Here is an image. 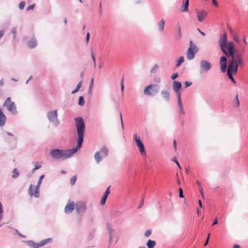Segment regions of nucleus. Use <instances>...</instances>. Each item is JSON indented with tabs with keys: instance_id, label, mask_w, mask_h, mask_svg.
I'll use <instances>...</instances> for the list:
<instances>
[{
	"instance_id": "nucleus-5",
	"label": "nucleus",
	"mask_w": 248,
	"mask_h": 248,
	"mask_svg": "<svg viewBox=\"0 0 248 248\" xmlns=\"http://www.w3.org/2000/svg\"><path fill=\"white\" fill-rule=\"evenodd\" d=\"M159 91V86L157 84H150L144 89V95L150 96H154L157 94Z\"/></svg>"
},
{
	"instance_id": "nucleus-30",
	"label": "nucleus",
	"mask_w": 248,
	"mask_h": 248,
	"mask_svg": "<svg viewBox=\"0 0 248 248\" xmlns=\"http://www.w3.org/2000/svg\"><path fill=\"white\" fill-rule=\"evenodd\" d=\"M177 104L178 107H179V112L182 115H184L185 114V110L183 108V104L182 102H177Z\"/></svg>"
},
{
	"instance_id": "nucleus-12",
	"label": "nucleus",
	"mask_w": 248,
	"mask_h": 248,
	"mask_svg": "<svg viewBox=\"0 0 248 248\" xmlns=\"http://www.w3.org/2000/svg\"><path fill=\"white\" fill-rule=\"evenodd\" d=\"M75 206L76 212L78 214L84 212L86 209V204L83 202H77L75 204Z\"/></svg>"
},
{
	"instance_id": "nucleus-39",
	"label": "nucleus",
	"mask_w": 248,
	"mask_h": 248,
	"mask_svg": "<svg viewBox=\"0 0 248 248\" xmlns=\"http://www.w3.org/2000/svg\"><path fill=\"white\" fill-rule=\"evenodd\" d=\"M124 77H123L122 79L121 80V90L122 92H123L124 89Z\"/></svg>"
},
{
	"instance_id": "nucleus-56",
	"label": "nucleus",
	"mask_w": 248,
	"mask_h": 248,
	"mask_svg": "<svg viewBox=\"0 0 248 248\" xmlns=\"http://www.w3.org/2000/svg\"><path fill=\"white\" fill-rule=\"evenodd\" d=\"M197 30L198 31V32L202 36H204L205 35V34L200 29L198 28Z\"/></svg>"
},
{
	"instance_id": "nucleus-27",
	"label": "nucleus",
	"mask_w": 248,
	"mask_h": 248,
	"mask_svg": "<svg viewBox=\"0 0 248 248\" xmlns=\"http://www.w3.org/2000/svg\"><path fill=\"white\" fill-rule=\"evenodd\" d=\"M94 159L97 163H99L102 160V158L100 156V152H97L95 153Z\"/></svg>"
},
{
	"instance_id": "nucleus-31",
	"label": "nucleus",
	"mask_w": 248,
	"mask_h": 248,
	"mask_svg": "<svg viewBox=\"0 0 248 248\" xmlns=\"http://www.w3.org/2000/svg\"><path fill=\"white\" fill-rule=\"evenodd\" d=\"M185 61V58L183 56L181 57L176 64V67H178Z\"/></svg>"
},
{
	"instance_id": "nucleus-62",
	"label": "nucleus",
	"mask_w": 248,
	"mask_h": 248,
	"mask_svg": "<svg viewBox=\"0 0 248 248\" xmlns=\"http://www.w3.org/2000/svg\"><path fill=\"white\" fill-rule=\"evenodd\" d=\"M105 193L108 194V195L110 193L109 186L107 188Z\"/></svg>"
},
{
	"instance_id": "nucleus-24",
	"label": "nucleus",
	"mask_w": 248,
	"mask_h": 248,
	"mask_svg": "<svg viewBox=\"0 0 248 248\" xmlns=\"http://www.w3.org/2000/svg\"><path fill=\"white\" fill-rule=\"evenodd\" d=\"M189 5V0H186L184 1L181 7V11L183 12H186L188 11V7Z\"/></svg>"
},
{
	"instance_id": "nucleus-33",
	"label": "nucleus",
	"mask_w": 248,
	"mask_h": 248,
	"mask_svg": "<svg viewBox=\"0 0 248 248\" xmlns=\"http://www.w3.org/2000/svg\"><path fill=\"white\" fill-rule=\"evenodd\" d=\"M158 68V66L157 64L154 65L153 68L151 69L150 72L151 73H155L157 71V69Z\"/></svg>"
},
{
	"instance_id": "nucleus-1",
	"label": "nucleus",
	"mask_w": 248,
	"mask_h": 248,
	"mask_svg": "<svg viewBox=\"0 0 248 248\" xmlns=\"http://www.w3.org/2000/svg\"><path fill=\"white\" fill-rule=\"evenodd\" d=\"M228 53L226 56H223L220 58V65L221 71L222 73L226 72L227 67V58H230L229 63L239 64L241 65V69L244 66V62L242 58V54L239 52H235L234 44L233 42H230L228 45Z\"/></svg>"
},
{
	"instance_id": "nucleus-7",
	"label": "nucleus",
	"mask_w": 248,
	"mask_h": 248,
	"mask_svg": "<svg viewBox=\"0 0 248 248\" xmlns=\"http://www.w3.org/2000/svg\"><path fill=\"white\" fill-rule=\"evenodd\" d=\"M45 175H42L39 179L38 182L37 183V186L34 187L33 185H31L30 186L29 189V193L30 195L33 196L36 198H38L39 196V189L40 188V186L41 185L43 179L44 178Z\"/></svg>"
},
{
	"instance_id": "nucleus-42",
	"label": "nucleus",
	"mask_w": 248,
	"mask_h": 248,
	"mask_svg": "<svg viewBox=\"0 0 248 248\" xmlns=\"http://www.w3.org/2000/svg\"><path fill=\"white\" fill-rule=\"evenodd\" d=\"M179 196L180 198L184 197V195H183V189H182V188H180L179 189Z\"/></svg>"
},
{
	"instance_id": "nucleus-48",
	"label": "nucleus",
	"mask_w": 248,
	"mask_h": 248,
	"mask_svg": "<svg viewBox=\"0 0 248 248\" xmlns=\"http://www.w3.org/2000/svg\"><path fill=\"white\" fill-rule=\"evenodd\" d=\"M235 100L236 102L237 107L239 106L240 103H239V99H238V96L237 94L236 95V96L235 97Z\"/></svg>"
},
{
	"instance_id": "nucleus-44",
	"label": "nucleus",
	"mask_w": 248,
	"mask_h": 248,
	"mask_svg": "<svg viewBox=\"0 0 248 248\" xmlns=\"http://www.w3.org/2000/svg\"><path fill=\"white\" fill-rule=\"evenodd\" d=\"M197 184L200 187L199 189H200L201 195H202V197H203V193L202 192V186H201V183L200 182H197Z\"/></svg>"
},
{
	"instance_id": "nucleus-15",
	"label": "nucleus",
	"mask_w": 248,
	"mask_h": 248,
	"mask_svg": "<svg viewBox=\"0 0 248 248\" xmlns=\"http://www.w3.org/2000/svg\"><path fill=\"white\" fill-rule=\"evenodd\" d=\"M75 204L74 202H69L64 208V212L66 214L72 212L74 209Z\"/></svg>"
},
{
	"instance_id": "nucleus-19",
	"label": "nucleus",
	"mask_w": 248,
	"mask_h": 248,
	"mask_svg": "<svg viewBox=\"0 0 248 248\" xmlns=\"http://www.w3.org/2000/svg\"><path fill=\"white\" fill-rule=\"evenodd\" d=\"M37 42L35 39L34 35L27 42V46L30 48H33L37 46Z\"/></svg>"
},
{
	"instance_id": "nucleus-22",
	"label": "nucleus",
	"mask_w": 248,
	"mask_h": 248,
	"mask_svg": "<svg viewBox=\"0 0 248 248\" xmlns=\"http://www.w3.org/2000/svg\"><path fill=\"white\" fill-rule=\"evenodd\" d=\"M165 21L164 19H161L159 22L157 23V26L158 31L162 32L164 31V26H165Z\"/></svg>"
},
{
	"instance_id": "nucleus-16",
	"label": "nucleus",
	"mask_w": 248,
	"mask_h": 248,
	"mask_svg": "<svg viewBox=\"0 0 248 248\" xmlns=\"http://www.w3.org/2000/svg\"><path fill=\"white\" fill-rule=\"evenodd\" d=\"M241 69V65L239 64H233L232 63H229L227 70L236 73L238 69Z\"/></svg>"
},
{
	"instance_id": "nucleus-36",
	"label": "nucleus",
	"mask_w": 248,
	"mask_h": 248,
	"mask_svg": "<svg viewBox=\"0 0 248 248\" xmlns=\"http://www.w3.org/2000/svg\"><path fill=\"white\" fill-rule=\"evenodd\" d=\"M107 198L106 197H104L103 196V197L101 198V202H100L101 205H103L105 203Z\"/></svg>"
},
{
	"instance_id": "nucleus-13",
	"label": "nucleus",
	"mask_w": 248,
	"mask_h": 248,
	"mask_svg": "<svg viewBox=\"0 0 248 248\" xmlns=\"http://www.w3.org/2000/svg\"><path fill=\"white\" fill-rule=\"evenodd\" d=\"M198 52V49H193V48L189 47L186 51V58L188 60H192L194 58L195 54Z\"/></svg>"
},
{
	"instance_id": "nucleus-40",
	"label": "nucleus",
	"mask_w": 248,
	"mask_h": 248,
	"mask_svg": "<svg viewBox=\"0 0 248 248\" xmlns=\"http://www.w3.org/2000/svg\"><path fill=\"white\" fill-rule=\"evenodd\" d=\"M177 94V102H182L181 99V93L180 92H178V93H175Z\"/></svg>"
},
{
	"instance_id": "nucleus-37",
	"label": "nucleus",
	"mask_w": 248,
	"mask_h": 248,
	"mask_svg": "<svg viewBox=\"0 0 248 248\" xmlns=\"http://www.w3.org/2000/svg\"><path fill=\"white\" fill-rule=\"evenodd\" d=\"M151 233H152L151 230H147L145 232V233H144L145 237H149L151 235Z\"/></svg>"
},
{
	"instance_id": "nucleus-50",
	"label": "nucleus",
	"mask_w": 248,
	"mask_h": 248,
	"mask_svg": "<svg viewBox=\"0 0 248 248\" xmlns=\"http://www.w3.org/2000/svg\"><path fill=\"white\" fill-rule=\"evenodd\" d=\"M154 81L156 83H160L161 82V79L159 77H155L154 78Z\"/></svg>"
},
{
	"instance_id": "nucleus-14",
	"label": "nucleus",
	"mask_w": 248,
	"mask_h": 248,
	"mask_svg": "<svg viewBox=\"0 0 248 248\" xmlns=\"http://www.w3.org/2000/svg\"><path fill=\"white\" fill-rule=\"evenodd\" d=\"M197 17L199 22H202L207 16V12L205 10L199 11L196 10Z\"/></svg>"
},
{
	"instance_id": "nucleus-9",
	"label": "nucleus",
	"mask_w": 248,
	"mask_h": 248,
	"mask_svg": "<svg viewBox=\"0 0 248 248\" xmlns=\"http://www.w3.org/2000/svg\"><path fill=\"white\" fill-rule=\"evenodd\" d=\"M3 107H5L7 110L13 114H16L18 112L16 110V107L15 103L11 101L10 97H8L3 105Z\"/></svg>"
},
{
	"instance_id": "nucleus-26",
	"label": "nucleus",
	"mask_w": 248,
	"mask_h": 248,
	"mask_svg": "<svg viewBox=\"0 0 248 248\" xmlns=\"http://www.w3.org/2000/svg\"><path fill=\"white\" fill-rule=\"evenodd\" d=\"M156 245V242L154 240L149 239L146 243L147 248H154Z\"/></svg>"
},
{
	"instance_id": "nucleus-17",
	"label": "nucleus",
	"mask_w": 248,
	"mask_h": 248,
	"mask_svg": "<svg viewBox=\"0 0 248 248\" xmlns=\"http://www.w3.org/2000/svg\"><path fill=\"white\" fill-rule=\"evenodd\" d=\"M160 94L162 97L165 100L166 102H169L170 101V93L167 90H162L160 92Z\"/></svg>"
},
{
	"instance_id": "nucleus-63",
	"label": "nucleus",
	"mask_w": 248,
	"mask_h": 248,
	"mask_svg": "<svg viewBox=\"0 0 248 248\" xmlns=\"http://www.w3.org/2000/svg\"><path fill=\"white\" fill-rule=\"evenodd\" d=\"M233 39L235 40V41H236V42L238 43L239 42V39L238 37H237V36L234 37L233 38Z\"/></svg>"
},
{
	"instance_id": "nucleus-2",
	"label": "nucleus",
	"mask_w": 248,
	"mask_h": 248,
	"mask_svg": "<svg viewBox=\"0 0 248 248\" xmlns=\"http://www.w3.org/2000/svg\"><path fill=\"white\" fill-rule=\"evenodd\" d=\"M80 148L77 145L71 149H54L50 150L49 154L51 158L54 160H64L71 157Z\"/></svg>"
},
{
	"instance_id": "nucleus-8",
	"label": "nucleus",
	"mask_w": 248,
	"mask_h": 248,
	"mask_svg": "<svg viewBox=\"0 0 248 248\" xmlns=\"http://www.w3.org/2000/svg\"><path fill=\"white\" fill-rule=\"evenodd\" d=\"M212 68V64L207 60H202L199 63V71L200 74L208 72Z\"/></svg>"
},
{
	"instance_id": "nucleus-52",
	"label": "nucleus",
	"mask_w": 248,
	"mask_h": 248,
	"mask_svg": "<svg viewBox=\"0 0 248 248\" xmlns=\"http://www.w3.org/2000/svg\"><path fill=\"white\" fill-rule=\"evenodd\" d=\"M81 81H80L77 84L76 88L77 90L79 91V90L80 89L81 86Z\"/></svg>"
},
{
	"instance_id": "nucleus-53",
	"label": "nucleus",
	"mask_w": 248,
	"mask_h": 248,
	"mask_svg": "<svg viewBox=\"0 0 248 248\" xmlns=\"http://www.w3.org/2000/svg\"><path fill=\"white\" fill-rule=\"evenodd\" d=\"M93 93V87H89V91H88V93L90 95H92Z\"/></svg>"
},
{
	"instance_id": "nucleus-57",
	"label": "nucleus",
	"mask_w": 248,
	"mask_h": 248,
	"mask_svg": "<svg viewBox=\"0 0 248 248\" xmlns=\"http://www.w3.org/2000/svg\"><path fill=\"white\" fill-rule=\"evenodd\" d=\"M173 146L175 149V150L176 151L177 147H176V142L175 140H174L173 141Z\"/></svg>"
},
{
	"instance_id": "nucleus-64",
	"label": "nucleus",
	"mask_w": 248,
	"mask_h": 248,
	"mask_svg": "<svg viewBox=\"0 0 248 248\" xmlns=\"http://www.w3.org/2000/svg\"><path fill=\"white\" fill-rule=\"evenodd\" d=\"M41 167V166L40 165H35V169H39Z\"/></svg>"
},
{
	"instance_id": "nucleus-34",
	"label": "nucleus",
	"mask_w": 248,
	"mask_h": 248,
	"mask_svg": "<svg viewBox=\"0 0 248 248\" xmlns=\"http://www.w3.org/2000/svg\"><path fill=\"white\" fill-rule=\"evenodd\" d=\"M77 180V176L76 175L73 176L70 179V184L72 186L75 184Z\"/></svg>"
},
{
	"instance_id": "nucleus-21",
	"label": "nucleus",
	"mask_w": 248,
	"mask_h": 248,
	"mask_svg": "<svg viewBox=\"0 0 248 248\" xmlns=\"http://www.w3.org/2000/svg\"><path fill=\"white\" fill-rule=\"evenodd\" d=\"M6 117L3 113L1 108H0V127L3 126L6 122Z\"/></svg>"
},
{
	"instance_id": "nucleus-59",
	"label": "nucleus",
	"mask_w": 248,
	"mask_h": 248,
	"mask_svg": "<svg viewBox=\"0 0 248 248\" xmlns=\"http://www.w3.org/2000/svg\"><path fill=\"white\" fill-rule=\"evenodd\" d=\"M212 2H213V4L215 6H217L218 4H217V1L216 0H212Z\"/></svg>"
},
{
	"instance_id": "nucleus-20",
	"label": "nucleus",
	"mask_w": 248,
	"mask_h": 248,
	"mask_svg": "<svg viewBox=\"0 0 248 248\" xmlns=\"http://www.w3.org/2000/svg\"><path fill=\"white\" fill-rule=\"evenodd\" d=\"M175 31L176 33V38L177 40H179L182 38V33L181 31V26L179 23H177L175 28Z\"/></svg>"
},
{
	"instance_id": "nucleus-29",
	"label": "nucleus",
	"mask_w": 248,
	"mask_h": 248,
	"mask_svg": "<svg viewBox=\"0 0 248 248\" xmlns=\"http://www.w3.org/2000/svg\"><path fill=\"white\" fill-rule=\"evenodd\" d=\"M12 177L14 179L17 178L19 175V172L17 169H14L12 171Z\"/></svg>"
},
{
	"instance_id": "nucleus-58",
	"label": "nucleus",
	"mask_w": 248,
	"mask_h": 248,
	"mask_svg": "<svg viewBox=\"0 0 248 248\" xmlns=\"http://www.w3.org/2000/svg\"><path fill=\"white\" fill-rule=\"evenodd\" d=\"M93 81H94V79L93 78H92L91 80V82H90V86L89 87H93Z\"/></svg>"
},
{
	"instance_id": "nucleus-25",
	"label": "nucleus",
	"mask_w": 248,
	"mask_h": 248,
	"mask_svg": "<svg viewBox=\"0 0 248 248\" xmlns=\"http://www.w3.org/2000/svg\"><path fill=\"white\" fill-rule=\"evenodd\" d=\"M107 229H108V232L109 233V241H111V240L112 239V235H113V228L112 227V226L109 224V223H108L107 224Z\"/></svg>"
},
{
	"instance_id": "nucleus-10",
	"label": "nucleus",
	"mask_w": 248,
	"mask_h": 248,
	"mask_svg": "<svg viewBox=\"0 0 248 248\" xmlns=\"http://www.w3.org/2000/svg\"><path fill=\"white\" fill-rule=\"evenodd\" d=\"M52 242L51 238H47L44 240H43L41 242L38 243H36L32 241H28L27 242L28 245L32 248H38L41 247L42 246H45V245L50 243Z\"/></svg>"
},
{
	"instance_id": "nucleus-46",
	"label": "nucleus",
	"mask_w": 248,
	"mask_h": 248,
	"mask_svg": "<svg viewBox=\"0 0 248 248\" xmlns=\"http://www.w3.org/2000/svg\"><path fill=\"white\" fill-rule=\"evenodd\" d=\"M91 55H92V59H93V62L94 67H96L95 57L93 53H92Z\"/></svg>"
},
{
	"instance_id": "nucleus-11",
	"label": "nucleus",
	"mask_w": 248,
	"mask_h": 248,
	"mask_svg": "<svg viewBox=\"0 0 248 248\" xmlns=\"http://www.w3.org/2000/svg\"><path fill=\"white\" fill-rule=\"evenodd\" d=\"M134 139L136 143L137 146L139 149L140 154L142 155H145L146 154V152L145 151L144 146L143 143L141 142L140 137L138 136L137 135H134Z\"/></svg>"
},
{
	"instance_id": "nucleus-38",
	"label": "nucleus",
	"mask_w": 248,
	"mask_h": 248,
	"mask_svg": "<svg viewBox=\"0 0 248 248\" xmlns=\"http://www.w3.org/2000/svg\"><path fill=\"white\" fill-rule=\"evenodd\" d=\"M190 45L189 47L193 48V49H195L196 48H198L197 46L194 44L192 41H190L189 42Z\"/></svg>"
},
{
	"instance_id": "nucleus-45",
	"label": "nucleus",
	"mask_w": 248,
	"mask_h": 248,
	"mask_svg": "<svg viewBox=\"0 0 248 248\" xmlns=\"http://www.w3.org/2000/svg\"><path fill=\"white\" fill-rule=\"evenodd\" d=\"M210 233H208L207 237V239H206V240H205V241L204 242V246H207L208 245L209 239V237H210Z\"/></svg>"
},
{
	"instance_id": "nucleus-28",
	"label": "nucleus",
	"mask_w": 248,
	"mask_h": 248,
	"mask_svg": "<svg viewBox=\"0 0 248 248\" xmlns=\"http://www.w3.org/2000/svg\"><path fill=\"white\" fill-rule=\"evenodd\" d=\"M227 75H228V76L229 77V78L230 79V80L233 82L234 83V84L236 83V81L234 79V78H233V74H235L234 72H231V71H229L228 70H227Z\"/></svg>"
},
{
	"instance_id": "nucleus-43",
	"label": "nucleus",
	"mask_w": 248,
	"mask_h": 248,
	"mask_svg": "<svg viewBox=\"0 0 248 248\" xmlns=\"http://www.w3.org/2000/svg\"><path fill=\"white\" fill-rule=\"evenodd\" d=\"M11 33L14 34V38H15L16 33V27H14L12 29Z\"/></svg>"
},
{
	"instance_id": "nucleus-61",
	"label": "nucleus",
	"mask_w": 248,
	"mask_h": 248,
	"mask_svg": "<svg viewBox=\"0 0 248 248\" xmlns=\"http://www.w3.org/2000/svg\"><path fill=\"white\" fill-rule=\"evenodd\" d=\"M218 223V221H217V218L216 217L214 220V221L213 222V224H212V225H216Z\"/></svg>"
},
{
	"instance_id": "nucleus-32",
	"label": "nucleus",
	"mask_w": 248,
	"mask_h": 248,
	"mask_svg": "<svg viewBox=\"0 0 248 248\" xmlns=\"http://www.w3.org/2000/svg\"><path fill=\"white\" fill-rule=\"evenodd\" d=\"M85 101L84 97L82 96H80L79 97L78 101V104L80 106H83L84 105Z\"/></svg>"
},
{
	"instance_id": "nucleus-60",
	"label": "nucleus",
	"mask_w": 248,
	"mask_h": 248,
	"mask_svg": "<svg viewBox=\"0 0 248 248\" xmlns=\"http://www.w3.org/2000/svg\"><path fill=\"white\" fill-rule=\"evenodd\" d=\"M4 34V31L3 30L0 31V39L3 36Z\"/></svg>"
},
{
	"instance_id": "nucleus-54",
	"label": "nucleus",
	"mask_w": 248,
	"mask_h": 248,
	"mask_svg": "<svg viewBox=\"0 0 248 248\" xmlns=\"http://www.w3.org/2000/svg\"><path fill=\"white\" fill-rule=\"evenodd\" d=\"M120 120H121V126H122V129H124V124H123V119H122V113H120Z\"/></svg>"
},
{
	"instance_id": "nucleus-47",
	"label": "nucleus",
	"mask_w": 248,
	"mask_h": 248,
	"mask_svg": "<svg viewBox=\"0 0 248 248\" xmlns=\"http://www.w3.org/2000/svg\"><path fill=\"white\" fill-rule=\"evenodd\" d=\"M35 4H31V5H30V6H29L27 8V11H29L30 10H31V9H33V8L34 7Z\"/></svg>"
},
{
	"instance_id": "nucleus-6",
	"label": "nucleus",
	"mask_w": 248,
	"mask_h": 248,
	"mask_svg": "<svg viewBox=\"0 0 248 248\" xmlns=\"http://www.w3.org/2000/svg\"><path fill=\"white\" fill-rule=\"evenodd\" d=\"M218 43L221 50L225 55H227L228 53V45L230 42H228L227 36L226 33L221 35Z\"/></svg>"
},
{
	"instance_id": "nucleus-23",
	"label": "nucleus",
	"mask_w": 248,
	"mask_h": 248,
	"mask_svg": "<svg viewBox=\"0 0 248 248\" xmlns=\"http://www.w3.org/2000/svg\"><path fill=\"white\" fill-rule=\"evenodd\" d=\"M108 149L105 146H104L98 152H100L102 157H106L108 155Z\"/></svg>"
},
{
	"instance_id": "nucleus-35",
	"label": "nucleus",
	"mask_w": 248,
	"mask_h": 248,
	"mask_svg": "<svg viewBox=\"0 0 248 248\" xmlns=\"http://www.w3.org/2000/svg\"><path fill=\"white\" fill-rule=\"evenodd\" d=\"M25 5V2L24 1H22L19 4V8L20 10H23Z\"/></svg>"
},
{
	"instance_id": "nucleus-41",
	"label": "nucleus",
	"mask_w": 248,
	"mask_h": 248,
	"mask_svg": "<svg viewBox=\"0 0 248 248\" xmlns=\"http://www.w3.org/2000/svg\"><path fill=\"white\" fill-rule=\"evenodd\" d=\"M178 77V74L175 73L171 76V78L172 80H174Z\"/></svg>"
},
{
	"instance_id": "nucleus-18",
	"label": "nucleus",
	"mask_w": 248,
	"mask_h": 248,
	"mask_svg": "<svg viewBox=\"0 0 248 248\" xmlns=\"http://www.w3.org/2000/svg\"><path fill=\"white\" fill-rule=\"evenodd\" d=\"M182 87V84L180 81L174 80L172 84V89L175 93L180 92V90Z\"/></svg>"
},
{
	"instance_id": "nucleus-51",
	"label": "nucleus",
	"mask_w": 248,
	"mask_h": 248,
	"mask_svg": "<svg viewBox=\"0 0 248 248\" xmlns=\"http://www.w3.org/2000/svg\"><path fill=\"white\" fill-rule=\"evenodd\" d=\"M185 85H186V87H188L190 86L192 84V82H188V81H186L185 82Z\"/></svg>"
},
{
	"instance_id": "nucleus-55",
	"label": "nucleus",
	"mask_w": 248,
	"mask_h": 248,
	"mask_svg": "<svg viewBox=\"0 0 248 248\" xmlns=\"http://www.w3.org/2000/svg\"><path fill=\"white\" fill-rule=\"evenodd\" d=\"M89 38H90V33L89 32H88L87 33L86 37V41L87 43L88 42Z\"/></svg>"
},
{
	"instance_id": "nucleus-3",
	"label": "nucleus",
	"mask_w": 248,
	"mask_h": 248,
	"mask_svg": "<svg viewBox=\"0 0 248 248\" xmlns=\"http://www.w3.org/2000/svg\"><path fill=\"white\" fill-rule=\"evenodd\" d=\"M74 121L78 135L77 146L80 148L83 141L86 128L85 124L84 119L81 117H76L74 119Z\"/></svg>"
},
{
	"instance_id": "nucleus-4",
	"label": "nucleus",
	"mask_w": 248,
	"mask_h": 248,
	"mask_svg": "<svg viewBox=\"0 0 248 248\" xmlns=\"http://www.w3.org/2000/svg\"><path fill=\"white\" fill-rule=\"evenodd\" d=\"M57 110L49 111L46 113L48 121L52 123L55 127H58L60 124V121L58 118Z\"/></svg>"
},
{
	"instance_id": "nucleus-49",
	"label": "nucleus",
	"mask_w": 248,
	"mask_h": 248,
	"mask_svg": "<svg viewBox=\"0 0 248 248\" xmlns=\"http://www.w3.org/2000/svg\"><path fill=\"white\" fill-rule=\"evenodd\" d=\"M173 161L174 162H175L176 163V164H177V165L178 166V168L181 169V166L179 163V162H178L177 160L176 159V158L175 157H174L173 159Z\"/></svg>"
}]
</instances>
